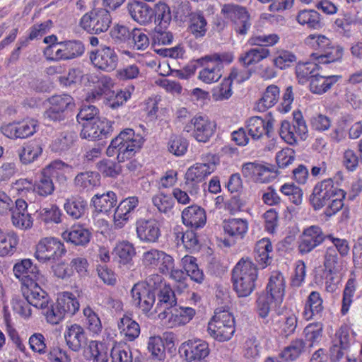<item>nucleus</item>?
<instances>
[{"instance_id":"1","label":"nucleus","mask_w":362,"mask_h":362,"mask_svg":"<svg viewBox=\"0 0 362 362\" xmlns=\"http://www.w3.org/2000/svg\"><path fill=\"white\" fill-rule=\"evenodd\" d=\"M257 276V268L250 259L239 260L232 271L233 286L238 297H247L254 291Z\"/></svg>"},{"instance_id":"2","label":"nucleus","mask_w":362,"mask_h":362,"mask_svg":"<svg viewBox=\"0 0 362 362\" xmlns=\"http://www.w3.org/2000/svg\"><path fill=\"white\" fill-rule=\"evenodd\" d=\"M144 139L135 134L132 129H126L112 140L107 149L108 156L117 155L118 162H124L132 158L142 146Z\"/></svg>"},{"instance_id":"3","label":"nucleus","mask_w":362,"mask_h":362,"mask_svg":"<svg viewBox=\"0 0 362 362\" xmlns=\"http://www.w3.org/2000/svg\"><path fill=\"white\" fill-rule=\"evenodd\" d=\"M209 334L218 341L230 340L235 332V318L228 310L216 308L208 323Z\"/></svg>"},{"instance_id":"4","label":"nucleus","mask_w":362,"mask_h":362,"mask_svg":"<svg viewBox=\"0 0 362 362\" xmlns=\"http://www.w3.org/2000/svg\"><path fill=\"white\" fill-rule=\"evenodd\" d=\"M233 61L231 54L214 53L200 58L198 62L202 66L198 78L206 84L217 82L223 75V63L230 64Z\"/></svg>"},{"instance_id":"5","label":"nucleus","mask_w":362,"mask_h":362,"mask_svg":"<svg viewBox=\"0 0 362 362\" xmlns=\"http://www.w3.org/2000/svg\"><path fill=\"white\" fill-rule=\"evenodd\" d=\"M112 23L110 12L103 8L92 9L86 13L79 21V27L90 35H100L108 30Z\"/></svg>"},{"instance_id":"6","label":"nucleus","mask_w":362,"mask_h":362,"mask_svg":"<svg viewBox=\"0 0 362 362\" xmlns=\"http://www.w3.org/2000/svg\"><path fill=\"white\" fill-rule=\"evenodd\" d=\"M305 43L313 49L321 52L311 54L319 64H330L339 59V47H329L331 41L325 35L311 34L305 39Z\"/></svg>"},{"instance_id":"7","label":"nucleus","mask_w":362,"mask_h":362,"mask_svg":"<svg viewBox=\"0 0 362 362\" xmlns=\"http://www.w3.org/2000/svg\"><path fill=\"white\" fill-rule=\"evenodd\" d=\"M66 252L64 243L57 238L45 237L35 246V257L40 262H55Z\"/></svg>"},{"instance_id":"8","label":"nucleus","mask_w":362,"mask_h":362,"mask_svg":"<svg viewBox=\"0 0 362 362\" xmlns=\"http://www.w3.org/2000/svg\"><path fill=\"white\" fill-rule=\"evenodd\" d=\"M85 48L79 40H68L54 43L45 51L47 58L51 61L69 60L82 55Z\"/></svg>"},{"instance_id":"9","label":"nucleus","mask_w":362,"mask_h":362,"mask_svg":"<svg viewBox=\"0 0 362 362\" xmlns=\"http://www.w3.org/2000/svg\"><path fill=\"white\" fill-rule=\"evenodd\" d=\"M339 182L336 177L317 182L310 197V202L315 210L322 209L327 202L338 194Z\"/></svg>"},{"instance_id":"10","label":"nucleus","mask_w":362,"mask_h":362,"mask_svg":"<svg viewBox=\"0 0 362 362\" xmlns=\"http://www.w3.org/2000/svg\"><path fill=\"white\" fill-rule=\"evenodd\" d=\"M201 160L202 162L197 163L187 169L185 175L186 183L202 182L214 172L218 163V158L211 153L203 155Z\"/></svg>"},{"instance_id":"11","label":"nucleus","mask_w":362,"mask_h":362,"mask_svg":"<svg viewBox=\"0 0 362 362\" xmlns=\"http://www.w3.org/2000/svg\"><path fill=\"white\" fill-rule=\"evenodd\" d=\"M141 261L145 267L157 269L164 275L168 274L171 269L175 267V261L171 255L155 248L144 252Z\"/></svg>"},{"instance_id":"12","label":"nucleus","mask_w":362,"mask_h":362,"mask_svg":"<svg viewBox=\"0 0 362 362\" xmlns=\"http://www.w3.org/2000/svg\"><path fill=\"white\" fill-rule=\"evenodd\" d=\"M307 134L308 127L300 113L294 114L292 124L287 120L281 122L279 135L290 145L296 144L298 139L305 140Z\"/></svg>"},{"instance_id":"13","label":"nucleus","mask_w":362,"mask_h":362,"mask_svg":"<svg viewBox=\"0 0 362 362\" xmlns=\"http://www.w3.org/2000/svg\"><path fill=\"white\" fill-rule=\"evenodd\" d=\"M47 101L49 106L44 112L43 117L50 122L64 120L66 112L74 106L73 98L66 94L53 95Z\"/></svg>"},{"instance_id":"14","label":"nucleus","mask_w":362,"mask_h":362,"mask_svg":"<svg viewBox=\"0 0 362 362\" xmlns=\"http://www.w3.org/2000/svg\"><path fill=\"white\" fill-rule=\"evenodd\" d=\"M89 59L94 67L105 72L115 70L119 62V57L114 48L107 45L90 52Z\"/></svg>"},{"instance_id":"15","label":"nucleus","mask_w":362,"mask_h":362,"mask_svg":"<svg viewBox=\"0 0 362 362\" xmlns=\"http://www.w3.org/2000/svg\"><path fill=\"white\" fill-rule=\"evenodd\" d=\"M81 137L89 141L102 140L110 136L112 132V122L101 117L92 122H83Z\"/></svg>"},{"instance_id":"16","label":"nucleus","mask_w":362,"mask_h":362,"mask_svg":"<svg viewBox=\"0 0 362 362\" xmlns=\"http://www.w3.org/2000/svg\"><path fill=\"white\" fill-rule=\"evenodd\" d=\"M195 310L190 307H180L163 310L158 313V318L163 325L173 328L185 325L194 317Z\"/></svg>"},{"instance_id":"17","label":"nucleus","mask_w":362,"mask_h":362,"mask_svg":"<svg viewBox=\"0 0 362 362\" xmlns=\"http://www.w3.org/2000/svg\"><path fill=\"white\" fill-rule=\"evenodd\" d=\"M37 121L34 119L13 122L4 124L1 127V132L8 139H23L33 136L37 131Z\"/></svg>"},{"instance_id":"18","label":"nucleus","mask_w":362,"mask_h":362,"mask_svg":"<svg viewBox=\"0 0 362 362\" xmlns=\"http://www.w3.org/2000/svg\"><path fill=\"white\" fill-rule=\"evenodd\" d=\"M221 12L234 23V29L240 35L247 33L251 26L250 18L245 8L233 4H225Z\"/></svg>"},{"instance_id":"19","label":"nucleus","mask_w":362,"mask_h":362,"mask_svg":"<svg viewBox=\"0 0 362 362\" xmlns=\"http://www.w3.org/2000/svg\"><path fill=\"white\" fill-rule=\"evenodd\" d=\"M193 127L192 136L199 142L206 143L214 134L216 129V124L214 121L209 119L205 116H195L190 122V125L185 127L189 132Z\"/></svg>"},{"instance_id":"20","label":"nucleus","mask_w":362,"mask_h":362,"mask_svg":"<svg viewBox=\"0 0 362 362\" xmlns=\"http://www.w3.org/2000/svg\"><path fill=\"white\" fill-rule=\"evenodd\" d=\"M136 231L138 238L146 243L158 242L161 235L160 223L154 218H140L137 220Z\"/></svg>"},{"instance_id":"21","label":"nucleus","mask_w":362,"mask_h":362,"mask_svg":"<svg viewBox=\"0 0 362 362\" xmlns=\"http://www.w3.org/2000/svg\"><path fill=\"white\" fill-rule=\"evenodd\" d=\"M180 353L188 362L200 361L209 356V348L206 342L200 339H192L181 344Z\"/></svg>"},{"instance_id":"22","label":"nucleus","mask_w":362,"mask_h":362,"mask_svg":"<svg viewBox=\"0 0 362 362\" xmlns=\"http://www.w3.org/2000/svg\"><path fill=\"white\" fill-rule=\"evenodd\" d=\"M327 236H325L322 229L317 226H311L305 228L298 243V251L304 255L311 252L320 245Z\"/></svg>"},{"instance_id":"23","label":"nucleus","mask_w":362,"mask_h":362,"mask_svg":"<svg viewBox=\"0 0 362 362\" xmlns=\"http://www.w3.org/2000/svg\"><path fill=\"white\" fill-rule=\"evenodd\" d=\"M37 281H30V284L21 286V291L25 299L33 306L44 310L48 305L49 298Z\"/></svg>"},{"instance_id":"24","label":"nucleus","mask_w":362,"mask_h":362,"mask_svg":"<svg viewBox=\"0 0 362 362\" xmlns=\"http://www.w3.org/2000/svg\"><path fill=\"white\" fill-rule=\"evenodd\" d=\"M138 204L139 199L136 197H129L120 202L115 210L114 227L117 229L122 228L129 221Z\"/></svg>"},{"instance_id":"25","label":"nucleus","mask_w":362,"mask_h":362,"mask_svg":"<svg viewBox=\"0 0 362 362\" xmlns=\"http://www.w3.org/2000/svg\"><path fill=\"white\" fill-rule=\"evenodd\" d=\"M272 173H274V168L269 165L248 163L242 168V173L245 177L259 183L269 182L273 178Z\"/></svg>"},{"instance_id":"26","label":"nucleus","mask_w":362,"mask_h":362,"mask_svg":"<svg viewBox=\"0 0 362 362\" xmlns=\"http://www.w3.org/2000/svg\"><path fill=\"white\" fill-rule=\"evenodd\" d=\"M13 272L14 276L21 281L22 286L30 284V281L40 280V272L30 259H23L16 263Z\"/></svg>"},{"instance_id":"27","label":"nucleus","mask_w":362,"mask_h":362,"mask_svg":"<svg viewBox=\"0 0 362 362\" xmlns=\"http://www.w3.org/2000/svg\"><path fill=\"white\" fill-rule=\"evenodd\" d=\"M64 337L66 346L74 352H78L87 342V337L83 327L76 323L66 326Z\"/></svg>"},{"instance_id":"28","label":"nucleus","mask_w":362,"mask_h":362,"mask_svg":"<svg viewBox=\"0 0 362 362\" xmlns=\"http://www.w3.org/2000/svg\"><path fill=\"white\" fill-rule=\"evenodd\" d=\"M127 8L132 18L141 25L150 23L153 17V10L145 2L131 0Z\"/></svg>"},{"instance_id":"29","label":"nucleus","mask_w":362,"mask_h":362,"mask_svg":"<svg viewBox=\"0 0 362 362\" xmlns=\"http://www.w3.org/2000/svg\"><path fill=\"white\" fill-rule=\"evenodd\" d=\"M182 223L192 229H198L204 226L206 215L204 209L197 205L185 208L182 212Z\"/></svg>"},{"instance_id":"30","label":"nucleus","mask_w":362,"mask_h":362,"mask_svg":"<svg viewBox=\"0 0 362 362\" xmlns=\"http://www.w3.org/2000/svg\"><path fill=\"white\" fill-rule=\"evenodd\" d=\"M43 148L39 141L31 140L24 143L18 150L17 153L21 163L29 165L34 163L42 155Z\"/></svg>"},{"instance_id":"31","label":"nucleus","mask_w":362,"mask_h":362,"mask_svg":"<svg viewBox=\"0 0 362 362\" xmlns=\"http://www.w3.org/2000/svg\"><path fill=\"white\" fill-rule=\"evenodd\" d=\"M91 233L82 225L75 224L62 233V238L76 246H86L90 240Z\"/></svg>"},{"instance_id":"32","label":"nucleus","mask_w":362,"mask_h":362,"mask_svg":"<svg viewBox=\"0 0 362 362\" xmlns=\"http://www.w3.org/2000/svg\"><path fill=\"white\" fill-rule=\"evenodd\" d=\"M248 221L245 218H231L223 221L224 233L233 240L243 239L248 230Z\"/></svg>"},{"instance_id":"33","label":"nucleus","mask_w":362,"mask_h":362,"mask_svg":"<svg viewBox=\"0 0 362 362\" xmlns=\"http://www.w3.org/2000/svg\"><path fill=\"white\" fill-rule=\"evenodd\" d=\"M285 287L284 275L278 271L272 272L267 286V294L274 300L281 302L285 294Z\"/></svg>"},{"instance_id":"34","label":"nucleus","mask_w":362,"mask_h":362,"mask_svg":"<svg viewBox=\"0 0 362 362\" xmlns=\"http://www.w3.org/2000/svg\"><path fill=\"white\" fill-rule=\"evenodd\" d=\"M324 310L323 300L317 291H312L305 303L303 316L305 320H310L320 316Z\"/></svg>"},{"instance_id":"35","label":"nucleus","mask_w":362,"mask_h":362,"mask_svg":"<svg viewBox=\"0 0 362 362\" xmlns=\"http://www.w3.org/2000/svg\"><path fill=\"white\" fill-rule=\"evenodd\" d=\"M273 247L268 238H262L257 242L255 247V257L262 268L269 265L272 260Z\"/></svg>"},{"instance_id":"36","label":"nucleus","mask_w":362,"mask_h":362,"mask_svg":"<svg viewBox=\"0 0 362 362\" xmlns=\"http://www.w3.org/2000/svg\"><path fill=\"white\" fill-rule=\"evenodd\" d=\"M158 303L156 305L154 313H160L168 310L177 304V298L174 291L169 285L164 284L158 293Z\"/></svg>"},{"instance_id":"37","label":"nucleus","mask_w":362,"mask_h":362,"mask_svg":"<svg viewBox=\"0 0 362 362\" xmlns=\"http://www.w3.org/2000/svg\"><path fill=\"white\" fill-rule=\"evenodd\" d=\"M327 238L332 241V245L329 246L327 249L325 267L329 272H339V239L334 238L331 235H327Z\"/></svg>"},{"instance_id":"38","label":"nucleus","mask_w":362,"mask_h":362,"mask_svg":"<svg viewBox=\"0 0 362 362\" xmlns=\"http://www.w3.org/2000/svg\"><path fill=\"white\" fill-rule=\"evenodd\" d=\"M70 169V166L60 160H55L43 168L41 170L49 177L54 178L57 182L64 183L67 178L66 173Z\"/></svg>"},{"instance_id":"39","label":"nucleus","mask_w":362,"mask_h":362,"mask_svg":"<svg viewBox=\"0 0 362 362\" xmlns=\"http://www.w3.org/2000/svg\"><path fill=\"white\" fill-rule=\"evenodd\" d=\"M87 209V202L81 197L67 199L64 204L66 214L72 219L77 220L84 216Z\"/></svg>"},{"instance_id":"40","label":"nucleus","mask_w":362,"mask_h":362,"mask_svg":"<svg viewBox=\"0 0 362 362\" xmlns=\"http://www.w3.org/2000/svg\"><path fill=\"white\" fill-rule=\"evenodd\" d=\"M188 31L197 39L206 35L207 21L201 11L190 13Z\"/></svg>"},{"instance_id":"41","label":"nucleus","mask_w":362,"mask_h":362,"mask_svg":"<svg viewBox=\"0 0 362 362\" xmlns=\"http://www.w3.org/2000/svg\"><path fill=\"white\" fill-rule=\"evenodd\" d=\"M280 90L277 86L270 85L267 86L262 98L256 104V110L259 112H264L273 107L279 99Z\"/></svg>"},{"instance_id":"42","label":"nucleus","mask_w":362,"mask_h":362,"mask_svg":"<svg viewBox=\"0 0 362 362\" xmlns=\"http://www.w3.org/2000/svg\"><path fill=\"white\" fill-rule=\"evenodd\" d=\"M297 22L308 28L318 30L322 27L320 14L313 9L300 11L296 16Z\"/></svg>"},{"instance_id":"43","label":"nucleus","mask_w":362,"mask_h":362,"mask_svg":"<svg viewBox=\"0 0 362 362\" xmlns=\"http://www.w3.org/2000/svg\"><path fill=\"white\" fill-rule=\"evenodd\" d=\"M93 204L98 212L107 214L117 204V197L113 192L101 195L96 194L92 199Z\"/></svg>"},{"instance_id":"44","label":"nucleus","mask_w":362,"mask_h":362,"mask_svg":"<svg viewBox=\"0 0 362 362\" xmlns=\"http://www.w3.org/2000/svg\"><path fill=\"white\" fill-rule=\"evenodd\" d=\"M305 341L302 339H296L281 352L280 357L287 362L296 361L305 351Z\"/></svg>"},{"instance_id":"45","label":"nucleus","mask_w":362,"mask_h":362,"mask_svg":"<svg viewBox=\"0 0 362 362\" xmlns=\"http://www.w3.org/2000/svg\"><path fill=\"white\" fill-rule=\"evenodd\" d=\"M89 356L88 359L92 362H107L109 349L105 343L91 340L88 346Z\"/></svg>"},{"instance_id":"46","label":"nucleus","mask_w":362,"mask_h":362,"mask_svg":"<svg viewBox=\"0 0 362 362\" xmlns=\"http://www.w3.org/2000/svg\"><path fill=\"white\" fill-rule=\"evenodd\" d=\"M270 53L269 49L267 48H251L240 56L239 61L244 66H249L257 64L262 60L267 58Z\"/></svg>"},{"instance_id":"47","label":"nucleus","mask_w":362,"mask_h":362,"mask_svg":"<svg viewBox=\"0 0 362 362\" xmlns=\"http://www.w3.org/2000/svg\"><path fill=\"white\" fill-rule=\"evenodd\" d=\"M338 76L336 75L323 76L317 73L316 76H313V78H311L310 89L314 93H324L338 81Z\"/></svg>"},{"instance_id":"48","label":"nucleus","mask_w":362,"mask_h":362,"mask_svg":"<svg viewBox=\"0 0 362 362\" xmlns=\"http://www.w3.org/2000/svg\"><path fill=\"white\" fill-rule=\"evenodd\" d=\"M56 305L66 315H74L79 309V303L69 292H64L57 298Z\"/></svg>"},{"instance_id":"49","label":"nucleus","mask_w":362,"mask_h":362,"mask_svg":"<svg viewBox=\"0 0 362 362\" xmlns=\"http://www.w3.org/2000/svg\"><path fill=\"white\" fill-rule=\"evenodd\" d=\"M76 134L74 132H64L50 145L52 151L62 153L68 151L74 144Z\"/></svg>"},{"instance_id":"50","label":"nucleus","mask_w":362,"mask_h":362,"mask_svg":"<svg viewBox=\"0 0 362 362\" xmlns=\"http://www.w3.org/2000/svg\"><path fill=\"white\" fill-rule=\"evenodd\" d=\"M100 175L98 173L86 171L78 174L75 179V185L82 189L87 191L93 189L100 185Z\"/></svg>"},{"instance_id":"51","label":"nucleus","mask_w":362,"mask_h":362,"mask_svg":"<svg viewBox=\"0 0 362 362\" xmlns=\"http://www.w3.org/2000/svg\"><path fill=\"white\" fill-rule=\"evenodd\" d=\"M271 320L274 325H278L281 329V333L285 336L293 334L297 327V317L293 314L288 316L272 315Z\"/></svg>"},{"instance_id":"52","label":"nucleus","mask_w":362,"mask_h":362,"mask_svg":"<svg viewBox=\"0 0 362 362\" xmlns=\"http://www.w3.org/2000/svg\"><path fill=\"white\" fill-rule=\"evenodd\" d=\"M181 262L185 271V272L192 281L199 284L204 281V273L199 269L196 262V258L192 256L185 255L182 258Z\"/></svg>"},{"instance_id":"53","label":"nucleus","mask_w":362,"mask_h":362,"mask_svg":"<svg viewBox=\"0 0 362 362\" xmlns=\"http://www.w3.org/2000/svg\"><path fill=\"white\" fill-rule=\"evenodd\" d=\"M131 37L127 45L137 51L146 50L150 45V40L146 30L140 28L132 30Z\"/></svg>"},{"instance_id":"54","label":"nucleus","mask_w":362,"mask_h":362,"mask_svg":"<svg viewBox=\"0 0 362 362\" xmlns=\"http://www.w3.org/2000/svg\"><path fill=\"white\" fill-rule=\"evenodd\" d=\"M118 328L129 341H134L140 334L139 325L127 316H124L120 319L118 322Z\"/></svg>"},{"instance_id":"55","label":"nucleus","mask_w":362,"mask_h":362,"mask_svg":"<svg viewBox=\"0 0 362 362\" xmlns=\"http://www.w3.org/2000/svg\"><path fill=\"white\" fill-rule=\"evenodd\" d=\"M151 201L153 205L160 213L167 215L173 214L175 201L170 194L163 192L158 193L152 197Z\"/></svg>"},{"instance_id":"56","label":"nucleus","mask_w":362,"mask_h":362,"mask_svg":"<svg viewBox=\"0 0 362 362\" xmlns=\"http://www.w3.org/2000/svg\"><path fill=\"white\" fill-rule=\"evenodd\" d=\"M316 60L315 62L299 63L296 67V73L299 81L304 83L311 80L313 76H316L320 65Z\"/></svg>"},{"instance_id":"57","label":"nucleus","mask_w":362,"mask_h":362,"mask_svg":"<svg viewBox=\"0 0 362 362\" xmlns=\"http://www.w3.org/2000/svg\"><path fill=\"white\" fill-rule=\"evenodd\" d=\"M54 189L53 180L41 170L39 180L34 185V192L40 196L47 197L54 192Z\"/></svg>"},{"instance_id":"58","label":"nucleus","mask_w":362,"mask_h":362,"mask_svg":"<svg viewBox=\"0 0 362 362\" xmlns=\"http://www.w3.org/2000/svg\"><path fill=\"white\" fill-rule=\"evenodd\" d=\"M246 129L253 140H258L265 134L264 120L258 116L252 117L247 121Z\"/></svg>"},{"instance_id":"59","label":"nucleus","mask_w":362,"mask_h":362,"mask_svg":"<svg viewBox=\"0 0 362 362\" xmlns=\"http://www.w3.org/2000/svg\"><path fill=\"white\" fill-rule=\"evenodd\" d=\"M153 12L155 21L158 23L159 29L167 28L172 19L169 6L165 3L159 2L156 4Z\"/></svg>"},{"instance_id":"60","label":"nucleus","mask_w":362,"mask_h":362,"mask_svg":"<svg viewBox=\"0 0 362 362\" xmlns=\"http://www.w3.org/2000/svg\"><path fill=\"white\" fill-rule=\"evenodd\" d=\"M112 362H133L131 349L125 344H115L111 349Z\"/></svg>"},{"instance_id":"61","label":"nucleus","mask_w":362,"mask_h":362,"mask_svg":"<svg viewBox=\"0 0 362 362\" xmlns=\"http://www.w3.org/2000/svg\"><path fill=\"white\" fill-rule=\"evenodd\" d=\"M83 313L86 317L88 330L93 334H100L102 332L103 325L98 315L89 306L83 309Z\"/></svg>"},{"instance_id":"62","label":"nucleus","mask_w":362,"mask_h":362,"mask_svg":"<svg viewBox=\"0 0 362 362\" xmlns=\"http://www.w3.org/2000/svg\"><path fill=\"white\" fill-rule=\"evenodd\" d=\"M280 191L288 197L289 200L295 205L299 206L302 204L303 192L300 187L293 183H286L281 187Z\"/></svg>"},{"instance_id":"63","label":"nucleus","mask_w":362,"mask_h":362,"mask_svg":"<svg viewBox=\"0 0 362 362\" xmlns=\"http://www.w3.org/2000/svg\"><path fill=\"white\" fill-rule=\"evenodd\" d=\"M322 325L320 322L311 323L305 327L303 332L310 347L320 342L322 337Z\"/></svg>"},{"instance_id":"64","label":"nucleus","mask_w":362,"mask_h":362,"mask_svg":"<svg viewBox=\"0 0 362 362\" xmlns=\"http://www.w3.org/2000/svg\"><path fill=\"white\" fill-rule=\"evenodd\" d=\"M148 350L156 360L163 361L165 358V348L160 337H151L148 342Z\"/></svg>"}]
</instances>
